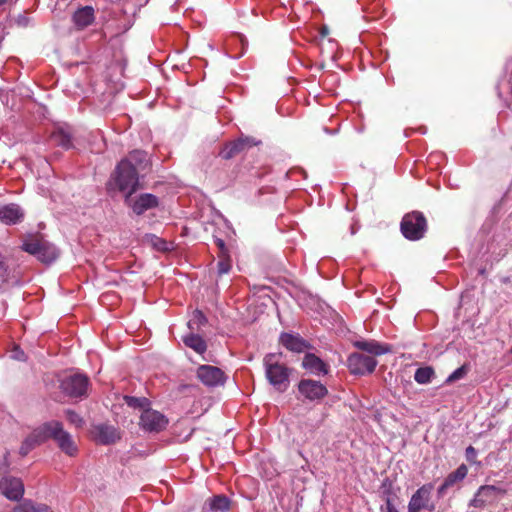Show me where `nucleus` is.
<instances>
[{"label":"nucleus","mask_w":512,"mask_h":512,"mask_svg":"<svg viewBox=\"0 0 512 512\" xmlns=\"http://www.w3.org/2000/svg\"><path fill=\"white\" fill-rule=\"evenodd\" d=\"M466 459L469 462H475V458L477 456L476 449L473 446H468L465 451Z\"/></svg>","instance_id":"nucleus-39"},{"label":"nucleus","mask_w":512,"mask_h":512,"mask_svg":"<svg viewBox=\"0 0 512 512\" xmlns=\"http://www.w3.org/2000/svg\"><path fill=\"white\" fill-rule=\"evenodd\" d=\"M433 488V484L431 483L424 484L418 488L411 496L408 503V512H421L422 510L433 511L435 509V505L431 503Z\"/></svg>","instance_id":"nucleus-4"},{"label":"nucleus","mask_w":512,"mask_h":512,"mask_svg":"<svg viewBox=\"0 0 512 512\" xmlns=\"http://www.w3.org/2000/svg\"><path fill=\"white\" fill-rule=\"evenodd\" d=\"M207 322L205 315L200 310H195L193 318L188 322V327L191 330L197 329Z\"/></svg>","instance_id":"nucleus-31"},{"label":"nucleus","mask_w":512,"mask_h":512,"mask_svg":"<svg viewBox=\"0 0 512 512\" xmlns=\"http://www.w3.org/2000/svg\"><path fill=\"white\" fill-rule=\"evenodd\" d=\"M168 425V419L162 413L154 409H145L142 411L139 420V426L147 432H160Z\"/></svg>","instance_id":"nucleus-5"},{"label":"nucleus","mask_w":512,"mask_h":512,"mask_svg":"<svg viewBox=\"0 0 512 512\" xmlns=\"http://www.w3.org/2000/svg\"><path fill=\"white\" fill-rule=\"evenodd\" d=\"M468 468L465 464H461L455 471L449 473L444 479L443 483L437 489V495L442 498L446 495L447 491L453 488L458 483L462 482L467 476Z\"/></svg>","instance_id":"nucleus-15"},{"label":"nucleus","mask_w":512,"mask_h":512,"mask_svg":"<svg viewBox=\"0 0 512 512\" xmlns=\"http://www.w3.org/2000/svg\"><path fill=\"white\" fill-rule=\"evenodd\" d=\"M354 347L367 352L373 356H380L392 351L389 344L380 343L376 340H358L354 342Z\"/></svg>","instance_id":"nucleus-17"},{"label":"nucleus","mask_w":512,"mask_h":512,"mask_svg":"<svg viewBox=\"0 0 512 512\" xmlns=\"http://www.w3.org/2000/svg\"><path fill=\"white\" fill-rule=\"evenodd\" d=\"M434 370L430 366L420 367L416 370L414 379L418 384H426L433 380Z\"/></svg>","instance_id":"nucleus-28"},{"label":"nucleus","mask_w":512,"mask_h":512,"mask_svg":"<svg viewBox=\"0 0 512 512\" xmlns=\"http://www.w3.org/2000/svg\"><path fill=\"white\" fill-rule=\"evenodd\" d=\"M125 202L137 215H142L147 210L158 206V198L150 193H144L135 198L126 195Z\"/></svg>","instance_id":"nucleus-10"},{"label":"nucleus","mask_w":512,"mask_h":512,"mask_svg":"<svg viewBox=\"0 0 512 512\" xmlns=\"http://www.w3.org/2000/svg\"><path fill=\"white\" fill-rule=\"evenodd\" d=\"M7 275V265L3 259V256L0 254V277H5Z\"/></svg>","instance_id":"nucleus-40"},{"label":"nucleus","mask_w":512,"mask_h":512,"mask_svg":"<svg viewBox=\"0 0 512 512\" xmlns=\"http://www.w3.org/2000/svg\"><path fill=\"white\" fill-rule=\"evenodd\" d=\"M328 34V28L326 26L321 28V35L326 36Z\"/></svg>","instance_id":"nucleus-42"},{"label":"nucleus","mask_w":512,"mask_h":512,"mask_svg":"<svg viewBox=\"0 0 512 512\" xmlns=\"http://www.w3.org/2000/svg\"><path fill=\"white\" fill-rule=\"evenodd\" d=\"M259 142L251 137H240L237 140L230 142L225 145V147L221 150L220 156L223 159H231L236 155L250 149L253 146L258 145Z\"/></svg>","instance_id":"nucleus-11"},{"label":"nucleus","mask_w":512,"mask_h":512,"mask_svg":"<svg viewBox=\"0 0 512 512\" xmlns=\"http://www.w3.org/2000/svg\"><path fill=\"white\" fill-rule=\"evenodd\" d=\"M88 386H64V392L71 397H83L87 395Z\"/></svg>","instance_id":"nucleus-32"},{"label":"nucleus","mask_w":512,"mask_h":512,"mask_svg":"<svg viewBox=\"0 0 512 512\" xmlns=\"http://www.w3.org/2000/svg\"><path fill=\"white\" fill-rule=\"evenodd\" d=\"M66 417H67V420L71 424L76 426L77 428H81L84 425L83 418L79 414H77L75 411L67 410L66 411Z\"/></svg>","instance_id":"nucleus-34"},{"label":"nucleus","mask_w":512,"mask_h":512,"mask_svg":"<svg viewBox=\"0 0 512 512\" xmlns=\"http://www.w3.org/2000/svg\"><path fill=\"white\" fill-rule=\"evenodd\" d=\"M35 447H36L35 443L32 441V439L29 436H27L21 444L19 453L21 454V456H26Z\"/></svg>","instance_id":"nucleus-36"},{"label":"nucleus","mask_w":512,"mask_h":512,"mask_svg":"<svg viewBox=\"0 0 512 512\" xmlns=\"http://www.w3.org/2000/svg\"><path fill=\"white\" fill-rule=\"evenodd\" d=\"M112 184L126 195H132L139 184V172L137 171V167L129 161H120L111 175L110 185Z\"/></svg>","instance_id":"nucleus-1"},{"label":"nucleus","mask_w":512,"mask_h":512,"mask_svg":"<svg viewBox=\"0 0 512 512\" xmlns=\"http://www.w3.org/2000/svg\"><path fill=\"white\" fill-rule=\"evenodd\" d=\"M485 273V269H480L479 274L483 275Z\"/></svg>","instance_id":"nucleus-44"},{"label":"nucleus","mask_w":512,"mask_h":512,"mask_svg":"<svg viewBox=\"0 0 512 512\" xmlns=\"http://www.w3.org/2000/svg\"><path fill=\"white\" fill-rule=\"evenodd\" d=\"M506 493V489L494 485L480 486L473 499L470 501V506L475 508H483L487 504L496 501L498 496L505 495Z\"/></svg>","instance_id":"nucleus-8"},{"label":"nucleus","mask_w":512,"mask_h":512,"mask_svg":"<svg viewBox=\"0 0 512 512\" xmlns=\"http://www.w3.org/2000/svg\"><path fill=\"white\" fill-rule=\"evenodd\" d=\"M184 344L193 349L198 354H203L207 349L205 340L198 334L193 332L183 337Z\"/></svg>","instance_id":"nucleus-23"},{"label":"nucleus","mask_w":512,"mask_h":512,"mask_svg":"<svg viewBox=\"0 0 512 512\" xmlns=\"http://www.w3.org/2000/svg\"><path fill=\"white\" fill-rule=\"evenodd\" d=\"M347 365L351 374L363 376L370 374L375 370L377 361L372 356L361 353H352L348 357Z\"/></svg>","instance_id":"nucleus-6"},{"label":"nucleus","mask_w":512,"mask_h":512,"mask_svg":"<svg viewBox=\"0 0 512 512\" xmlns=\"http://www.w3.org/2000/svg\"><path fill=\"white\" fill-rule=\"evenodd\" d=\"M22 248L46 263H50L58 257L57 249L54 246L40 240L25 241Z\"/></svg>","instance_id":"nucleus-7"},{"label":"nucleus","mask_w":512,"mask_h":512,"mask_svg":"<svg viewBox=\"0 0 512 512\" xmlns=\"http://www.w3.org/2000/svg\"><path fill=\"white\" fill-rule=\"evenodd\" d=\"M148 155L146 152L141 150L132 151L126 159L122 161H129L135 167H137V171L143 170L148 165Z\"/></svg>","instance_id":"nucleus-25"},{"label":"nucleus","mask_w":512,"mask_h":512,"mask_svg":"<svg viewBox=\"0 0 512 512\" xmlns=\"http://www.w3.org/2000/svg\"><path fill=\"white\" fill-rule=\"evenodd\" d=\"M299 393L310 399H321L327 394L326 386H298Z\"/></svg>","instance_id":"nucleus-24"},{"label":"nucleus","mask_w":512,"mask_h":512,"mask_svg":"<svg viewBox=\"0 0 512 512\" xmlns=\"http://www.w3.org/2000/svg\"><path fill=\"white\" fill-rule=\"evenodd\" d=\"M510 352L512 353V346H511Z\"/></svg>","instance_id":"nucleus-46"},{"label":"nucleus","mask_w":512,"mask_h":512,"mask_svg":"<svg viewBox=\"0 0 512 512\" xmlns=\"http://www.w3.org/2000/svg\"><path fill=\"white\" fill-rule=\"evenodd\" d=\"M0 491L10 500H19L24 493V486L19 478L4 477L0 481Z\"/></svg>","instance_id":"nucleus-14"},{"label":"nucleus","mask_w":512,"mask_h":512,"mask_svg":"<svg viewBox=\"0 0 512 512\" xmlns=\"http://www.w3.org/2000/svg\"><path fill=\"white\" fill-rule=\"evenodd\" d=\"M74 25L78 29H84L95 20V11L92 6H84L76 10L72 16Z\"/></svg>","instance_id":"nucleus-22"},{"label":"nucleus","mask_w":512,"mask_h":512,"mask_svg":"<svg viewBox=\"0 0 512 512\" xmlns=\"http://www.w3.org/2000/svg\"><path fill=\"white\" fill-rule=\"evenodd\" d=\"M197 378L202 384H224L227 377L220 368L211 365H201L197 369Z\"/></svg>","instance_id":"nucleus-12"},{"label":"nucleus","mask_w":512,"mask_h":512,"mask_svg":"<svg viewBox=\"0 0 512 512\" xmlns=\"http://www.w3.org/2000/svg\"><path fill=\"white\" fill-rule=\"evenodd\" d=\"M52 141L64 149H69L72 146L70 133L62 128L53 132Z\"/></svg>","instance_id":"nucleus-27"},{"label":"nucleus","mask_w":512,"mask_h":512,"mask_svg":"<svg viewBox=\"0 0 512 512\" xmlns=\"http://www.w3.org/2000/svg\"><path fill=\"white\" fill-rule=\"evenodd\" d=\"M298 384L304 385V384H320V383L318 381H314V380L303 379Z\"/></svg>","instance_id":"nucleus-41"},{"label":"nucleus","mask_w":512,"mask_h":512,"mask_svg":"<svg viewBox=\"0 0 512 512\" xmlns=\"http://www.w3.org/2000/svg\"><path fill=\"white\" fill-rule=\"evenodd\" d=\"M53 440L56 442L58 448L69 457H75L78 454V446L74 441L72 435L64 430L63 424L58 422V426Z\"/></svg>","instance_id":"nucleus-9"},{"label":"nucleus","mask_w":512,"mask_h":512,"mask_svg":"<svg viewBox=\"0 0 512 512\" xmlns=\"http://www.w3.org/2000/svg\"><path fill=\"white\" fill-rule=\"evenodd\" d=\"M10 358L16 361H26L27 357L22 349L19 346H14L10 351Z\"/></svg>","instance_id":"nucleus-37"},{"label":"nucleus","mask_w":512,"mask_h":512,"mask_svg":"<svg viewBox=\"0 0 512 512\" xmlns=\"http://www.w3.org/2000/svg\"><path fill=\"white\" fill-rule=\"evenodd\" d=\"M218 245H219V247H220V248H223V247H224V242H223V240H219V241H218Z\"/></svg>","instance_id":"nucleus-43"},{"label":"nucleus","mask_w":512,"mask_h":512,"mask_svg":"<svg viewBox=\"0 0 512 512\" xmlns=\"http://www.w3.org/2000/svg\"><path fill=\"white\" fill-rule=\"evenodd\" d=\"M61 384H89L88 377L76 370H70L65 373L64 378L61 380Z\"/></svg>","instance_id":"nucleus-26"},{"label":"nucleus","mask_w":512,"mask_h":512,"mask_svg":"<svg viewBox=\"0 0 512 512\" xmlns=\"http://www.w3.org/2000/svg\"><path fill=\"white\" fill-rule=\"evenodd\" d=\"M467 371L468 368L466 367V365L459 367L447 377L446 383H451L463 379L464 376L467 374Z\"/></svg>","instance_id":"nucleus-33"},{"label":"nucleus","mask_w":512,"mask_h":512,"mask_svg":"<svg viewBox=\"0 0 512 512\" xmlns=\"http://www.w3.org/2000/svg\"><path fill=\"white\" fill-rule=\"evenodd\" d=\"M58 422L56 420H52L49 422H45L42 425L35 428L28 436L32 439L36 446H39L46 442L49 439H53Z\"/></svg>","instance_id":"nucleus-16"},{"label":"nucleus","mask_w":512,"mask_h":512,"mask_svg":"<svg viewBox=\"0 0 512 512\" xmlns=\"http://www.w3.org/2000/svg\"><path fill=\"white\" fill-rule=\"evenodd\" d=\"M302 366L309 373L316 376L326 375L329 370V366L313 353L305 354Z\"/></svg>","instance_id":"nucleus-19"},{"label":"nucleus","mask_w":512,"mask_h":512,"mask_svg":"<svg viewBox=\"0 0 512 512\" xmlns=\"http://www.w3.org/2000/svg\"><path fill=\"white\" fill-rule=\"evenodd\" d=\"M280 360V353H269L264 357L265 373L270 384H284L290 381L293 369L287 367Z\"/></svg>","instance_id":"nucleus-2"},{"label":"nucleus","mask_w":512,"mask_h":512,"mask_svg":"<svg viewBox=\"0 0 512 512\" xmlns=\"http://www.w3.org/2000/svg\"><path fill=\"white\" fill-rule=\"evenodd\" d=\"M230 508V499L227 496L220 494L208 498L205 501L201 512H228Z\"/></svg>","instance_id":"nucleus-21"},{"label":"nucleus","mask_w":512,"mask_h":512,"mask_svg":"<svg viewBox=\"0 0 512 512\" xmlns=\"http://www.w3.org/2000/svg\"><path fill=\"white\" fill-rule=\"evenodd\" d=\"M380 510L381 512H399L389 496L385 498V505L381 506Z\"/></svg>","instance_id":"nucleus-38"},{"label":"nucleus","mask_w":512,"mask_h":512,"mask_svg":"<svg viewBox=\"0 0 512 512\" xmlns=\"http://www.w3.org/2000/svg\"><path fill=\"white\" fill-rule=\"evenodd\" d=\"M400 228L406 239L411 241L419 240L424 236L427 230L426 218L418 211L407 213L402 218Z\"/></svg>","instance_id":"nucleus-3"},{"label":"nucleus","mask_w":512,"mask_h":512,"mask_svg":"<svg viewBox=\"0 0 512 512\" xmlns=\"http://www.w3.org/2000/svg\"><path fill=\"white\" fill-rule=\"evenodd\" d=\"M24 212L17 204L0 207V221L6 225H14L22 221Z\"/></svg>","instance_id":"nucleus-20"},{"label":"nucleus","mask_w":512,"mask_h":512,"mask_svg":"<svg viewBox=\"0 0 512 512\" xmlns=\"http://www.w3.org/2000/svg\"><path fill=\"white\" fill-rule=\"evenodd\" d=\"M126 404L133 408H140L143 411L150 408V401L146 397L124 396Z\"/></svg>","instance_id":"nucleus-29"},{"label":"nucleus","mask_w":512,"mask_h":512,"mask_svg":"<svg viewBox=\"0 0 512 512\" xmlns=\"http://www.w3.org/2000/svg\"><path fill=\"white\" fill-rule=\"evenodd\" d=\"M231 269V260L229 257L222 258L217 263V271L219 275L227 274Z\"/></svg>","instance_id":"nucleus-35"},{"label":"nucleus","mask_w":512,"mask_h":512,"mask_svg":"<svg viewBox=\"0 0 512 512\" xmlns=\"http://www.w3.org/2000/svg\"><path fill=\"white\" fill-rule=\"evenodd\" d=\"M95 440L104 445L113 444L121 438L118 428L113 425L99 424L93 427Z\"/></svg>","instance_id":"nucleus-13"},{"label":"nucleus","mask_w":512,"mask_h":512,"mask_svg":"<svg viewBox=\"0 0 512 512\" xmlns=\"http://www.w3.org/2000/svg\"><path fill=\"white\" fill-rule=\"evenodd\" d=\"M44 253H45V256H49L50 251H49V250H46V251H44Z\"/></svg>","instance_id":"nucleus-45"},{"label":"nucleus","mask_w":512,"mask_h":512,"mask_svg":"<svg viewBox=\"0 0 512 512\" xmlns=\"http://www.w3.org/2000/svg\"><path fill=\"white\" fill-rule=\"evenodd\" d=\"M15 512H53L46 505H36L32 502H24L21 506L15 509Z\"/></svg>","instance_id":"nucleus-30"},{"label":"nucleus","mask_w":512,"mask_h":512,"mask_svg":"<svg viewBox=\"0 0 512 512\" xmlns=\"http://www.w3.org/2000/svg\"><path fill=\"white\" fill-rule=\"evenodd\" d=\"M279 341L287 350L295 353H302L310 347L301 336L292 333H282Z\"/></svg>","instance_id":"nucleus-18"}]
</instances>
